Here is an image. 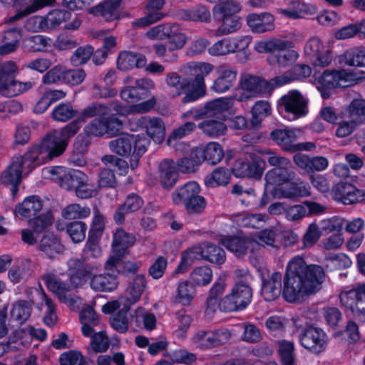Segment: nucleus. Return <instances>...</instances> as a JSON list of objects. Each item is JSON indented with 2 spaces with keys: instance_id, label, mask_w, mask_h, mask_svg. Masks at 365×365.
Wrapping results in <instances>:
<instances>
[{
  "instance_id": "nucleus-1",
  "label": "nucleus",
  "mask_w": 365,
  "mask_h": 365,
  "mask_svg": "<svg viewBox=\"0 0 365 365\" xmlns=\"http://www.w3.org/2000/svg\"><path fill=\"white\" fill-rule=\"evenodd\" d=\"M324 279V272L320 266L307 265L302 257L295 256L287 266L282 297L288 302H300L317 292Z\"/></svg>"
},
{
  "instance_id": "nucleus-2",
  "label": "nucleus",
  "mask_w": 365,
  "mask_h": 365,
  "mask_svg": "<svg viewBox=\"0 0 365 365\" xmlns=\"http://www.w3.org/2000/svg\"><path fill=\"white\" fill-rule=\"evenodd\" d=\"M183 68L194 78L182 80L179 74L170 72L166 76V84L176 90V96L185 94L182 99L184 103H192L205 97L207 93L205 78L213 71L214 65L207 62H189Z\"/></svg>"
},
{
  "instance_id": "nucleus-3",
  "label": "nucleus",
  "mask_w": 365,
  "mask_h": 365,
  "mask_svg": "<svg viewBox=\"0 0 365 365\" xmlns=\"http://www.w3.org/2000/svg\"><path fill=\"white\" fill-rule=\"evenodd\" d=\"M78 121H72L61 130H54L27 151L36 165L39 167L61 155L66 150L70 139L80 130Z\"/></svg>"
},
{
  "instance_id": "nucleus-4",
  "label": "nucleus",
  "mask_w": 365,
  "mask_h": 365,
  "mask_svg": "<svg viewBox=\"0 0 365 365\" xmlns=\"http://www.w3.org/2000/svg\"><path fill=\"white\" fill-rule=\"evenodd\" d=\"M110 108L102 103H93L85 108L79 114L78 119L81 126L87 119L98 116L88 123L83 128L87 137H101L105 135L113 136L122 128V122L115 117L106 118Z\"/></svg>"
},
{
  "instance_id": "nucleus-5",
  "label": "nucleus",
  "mask_w": 365,
  "mask_h": 365,
  "mask_svg": "<svg viewBox=\"0 0 365 365\" xmlns=\"http://www.w3.org/2000/svg\"><path fill=\"white\" fill-rule=\"evenodd\" d=\"M293 46L292 41L272 38L257 41L254 48L258 53H269L267 61L270 66L287 68L294 64L299 56Z\"/></svg>"
},
{
  "instance_id": "nucleus-6",
  "label": "nucleus",
  "mask_w": 365,
  "mask_h": 365,
  "mask_svg": "<svg viewBox=\"0 0 365 365\" xmlns=\"http://www.w3.org/2000/svg\"><path fill=\"white\" fill-rule=\"evenodd\" d=\"M365 79V73L351 69L326 70L319 76H314L313 83L324 99L331 96L330 90L345 88Z\"/></svg>"
},
{
  "instance_id": "nucleus-7",
  "label": "nucleus",
  "mask_w": 365,
  "mask_h": 365,
  "mask_svg": "<svg viewBox=\"0 0 365 365\" xmlns=\"http://www.w3.org/2000/svg\"><path fill=\"white\" fill-rule=\"evenodd\" d=\"M210 3L217 2L212 9V15L221 25L215 33V36L232 34L241 27L240 17L237 15L241 11L240 4L235 0H207Z\"/></svg>"
},
{
  "instance_id": "nucleus-8",
  "label": "nucleus",
  "mask_w": 365,
  "mask_h": 365,
  "mask_svg": "<svg viewBox=\"0 0 365 365\" xmlns=\"http://www.w3.org/2000/svg\"><path fill=\"white\" fill-rule=\"evenodd\" d=\"M150 140L143 134L123 133L109 142V148L113 153L128 156L132 153L130 168L135 169L140 158L146 152Z\"/></svg>"
},
{
  "instance_id": "nucleus-9",
  "label": "nucleus",
  "mask_w": 365,
  "mask_h": 365,
  "mask_svg": "<svg viewBox=\"0 0 365 365\" xmlns=\"http://www.w3.org/2000/svg\"><path fill=\"white\" fill-rule=\"evenodd\" d=\"M31 156L28 151L22 155L14 156L0 175L2 184L11 186V194L14 197L18 192L22 178L28 176L37 168Z\"/></svg>"
},
{
  "instance_id": "nucleus-10",
  "label": "nucleus",
  "mask_w": 365,
  "mask_h": 365,
  "mask_svg": "<svg viewBox=\"0 0 365 365\" xmlns=\"http://www.w3.org/2000/svg\"><path fill=\"white\" fill-rule=\"evenodd\" d=\"M196 259H205L212 263L220 264L225 260V253L222 249L210 243L194 246L182 254L181 262L176 268L175 274L184 273Z\"/></svg>"
},
{
  "instance_id": "nucleus-11",
  "label": "nucleus",
  "mask_w": 365,
  "mask_h": 365,
  "mask_svg": "<svg viewBox=\"0 0 365 365\" xmlns=\"http://www.w3.org/2000/svg\"><path fill=\"white\" fill-rule=\"evenodd\" d=\"M308 99L299 91L293 89L277 101L279 114L289 121L304 117L308 113Z\"/></svg>"
},
{
  "instance_id": "nucleus-12",
  "label": "nucleus",
  "mask_w": 365,
  "mask_h": 365,
  "mask_svg": "<svg viewBox=\"0 0 365 365\" xmlns=\"http://www.w3.org/2000/svg\"><path fill=\"white\" fill-rule=\"evenodd\" d=\"M19 72L17 64L12 61H8L0 66V93L6 97H13L20 95L33 86L31 81L22 82L16 80Z\"/></svg>"
},
{
  "instance_id": "nucleus-13",
  "label": "nucleus",
  "mask_w": 365,
  "mask_h": 365,
  "mask_svg": "<svg viewBox=\"0 0 365 365\" xmlns=\"http://www.w3.org/2000/svg\"><path fill=\"white\" fill-rule=\"evenodd\" d=\"M274 87L265 79L252 75H244L240 81V88L233 94L237 101L242 102L264 95H270Z\"/></svg>"
},
{
  "instance_id": "nucleus-14",
  "label": "nucleus",
  "mask_w": 365,
  "mask_h": 365,
  "mask_svg": "<svg viewBox=\"0 0 365 365\" xmlns=\"http://www.w3.org/2000/svg\"><path fill=\"white\" fill-rule=\"evenodd\" d=\"M45 178L57 182L59 185L68 190H74L87 180V175L78 170L67 169L62 166L46 168L43 170Z\"/></svg>"
},
{
  "instance_id": "nucleus-15",
  "label": "nucleus",
  "mask_w": 365,
  "mask_h": 365,
  "mask_svg": "<svg viewBox=\"0 0 365 365\" xmlns=\"http://www.w3.org/2000/svg\"><path fill=\"white\" fill-rule=\"evenodd\" d=\"M48 290L53 292L58 300L71 309H77L81 304V299L69 294L72 287L62 281L57 275L46 274L42 277Z\"/></svg>"
},
{
  "instance_id": "nucleus-16",
  "label": "nucleus",
  "mask_w": 365,
  "mask_h": 365,
  "mask_svg": "<svg viewBox=\"0 0 365 365\" xmlns=\"http://www.w3.org/2000/svg\"><path fill=\"white\" fill-rule=\"evenodd\" d=\"M252 297L250 287L243 282H239L232 287L231 293L222 299L220 307L225 312L243 309L250 303Z\"/></svg>"
},
{
  "instance_id": "nucleus-17",
  "label": "nucleus",
  "mask_w": 365,
  "mask_h": 365,
  "mask_svg": "<svg viewBox=\"0 0 365 365\" xmlns=\"http://www.w3.org/2000/svg\"><path fill=\"white\" fill-rule=\"evenodd\" d=\"M135 237L122 229H118L113 235L112 252L105 263L106 271H113L122 260L127 249L135 243Z\"/></svg>"
},
{
  "instance_id": "nucleus-18",
  "label": "nucleus",
  "mask_w": 365,
  "mask_h": 365,
  "mask_svg": "<svg viewBox=\"0 0 365 365\" xmlns=\"http://www.w3.org/2000/svg\"><path fill=\"white\" fill-rule=\"evenodd\" d=\"M304 55L315 68H324L329 66L333 56L331 50L326 47L318 37L310 38L305 43Z\"/></svg>"
},
{
  "instance_id": "nucleus-19",
  "label": "nucleus",
  "mask_w": 365,
  "mask_h": 365,
  "mask_svg": "<svg viewBox=\"0 0 365 365\" xmlns=\"http://www.w3.org/2000/svg\"><path fill=\"white\" fill-rule=\"evenodd\" d=\"M299 339L300 344L304 349L317 354L324 352L329 341L323 329L313 326L306 327Z\"/></svg>"
},
{
  "instance_id": "nucleus-20",
  "label": "nucleus",
  "mask_w": 365,
  "mask_h": 365,
  "mask_svg": "<svg viewBox=\"0 0 365 365\" xmlns=\"http://www.w3.org/2000/svg\"><path fill=\"white\" fill-rule=\"evenodd\" d=\"M250 160L240 158L232 166V171L237 178H250L260 179L265 168V161L257 155L256 153L250 154Z\"/></svg>"
},
{
  "instance_id": "nucleus-21",
  "label": "nucleus",
  "mask_w": 365,
  "mask_h": 365,
  "mask_svg": "<svg viewBox=\"0 0 365 365\" xmlns=\"http://www.w3.org/2000/svg\"><path fill=\"white\" fill-rule=\"evenodd\" d=\"M131 129L143 128L147 135L155 143L160 144L165 138V125L162 118L149 115L141 116L130 122Z\"/></svg>"
},
{
  "instance_id": "nucleus-22",
  "label": "nucleus",
  "mask_w": 365,
  "mask_h": 365,
  "mask_svg": "<svg viewBox=\"0 0 365 365\" xmlns=\"http://www.w3.org/2000/svg\"><path fill=\"white\" fill-rule=\"evenodd\" d=\"M252 41L250 36L224 38L216 41L208 48V53L212 56H225L237 51H244Z\"/></svg>"
},
{
  "instance_id": "nucleus-23",
  "label": "nucleus",
  "mask_w": 365,
  "mask_h": 365,
  "mask_svg": "<svg viewBox=\"0 0 365 365\" xmlns=\"http://www.w3.org/2000/svg\"><path fill=\"white\" fill-rule=\"evenodd\" d=\"M1 2L15 9L16 14L8 20L9 22H14L46 6L54 5L56 0H29L26 4H25V0H1Z\"/></svg>"
},
{
  "instance_id": "nucleus-24",
  "label": "nucleus",
  "mask_w": 365,
  "mask_h": 365,
  "mask_svg": "<svg viewBox=\"0 0 365 365\" xmlns=\"http://www.w3.org/2000/svg\"><path fill=\"white\" fill-rule=\"evenodd\" d=\"M67 264L70 284L72 288L81 287L86 284L88 277H91L95 270H98L100 267V264L96 263L83 264L78 259H69Z\"/></svg>"
},
{
  "instance_id": "nucleus-25",
  "label": "nucleus",
  "mask_w": 365,
  "mask_h": 365,
  "mask_svg": "<svg viewBox=\"0 0 365 365\" xmlns=\"http://www.w3.org/2000/svg\"><path fill=\"white\" fill-rule=\"evenodd\" d=\"M333 198L344 205L365 203V190L356 188L348 182L336 184L332 190Z\"/></svg>"
},
{
  "instance_id": "nucleus-26",
  "label": "nucleus",
  "mask_w": 365,
  "mask_h": 365,
  "mask_svg": "<svg viewBox=\"0 0 365 365\" xmlns=\"http://www.w3.org/2000/svg\"><path fill=\"white\" fill-rule=\"evenodd\" d=\"M364 288V284H359L354 289L342 292L339 298L341 304L352 313L361 322H365V310L364 308L358 307L357 304L364 299V292L361 289Z\"/></svg>"
},
{
  "instance_id": "nucleus-27",
  "label": "nucleus",
  "mask_w": 365,
  "mask_h": 365,
  "mask_svg": "<svg viewBox=\"0 0 365 365\" xmlns=\"http://www.w3.org/2000/svg\"><path fill=\"white\" fill-rule=\"evenodd\" d=\"M53 217L51 212L46 213L37 216L29 220V226L33 229H25L21 231L22 240L29 245H34L37 240L38 234L42 232L48 225H51Z\"/></svg>"
},
{
  "instance_id": "nucleus-28",
  "label": "nucleus",
  "mask_w": 365,
  "mask_h": 365,
  "mask_svg": "<svg viewBox=\"0 0 365 365\" xmlns=\"http://www.w3.org/2000/svg\"><path fill=\"white\" fill-rule=\"evenodd\" d=\"M282 274L274 272L266 278H262L261 295L264 300L272 302L282 294Z\"/></svg>"
},
{
  "instance_id": "nucleus-29",
  "label": "nucleus",
  "mask_w": 365,
  "mask_h": 365,
  "mask_svg": "<svg viewBox=\"0 0 365 365\" xmlns=\"http://www.w3.org/2000/svg\"><path fill=\"white\" fill-rule=\"evenodd\" d=\"M165 4V0H148L145 5L146 15L135 21L133 24L137 28L148 26L160 20L165 15L161 11Z\"/></svg>"
},
{
  "instance_id": "nucleus-30",
  "label": "nucleus",
  "mask_w": 365,
  "mask_h": 365,
  "mask_svg": "<svg viewBox=\"0 0 365 365\" xmlns=\"http://www.w3.org/2000/svg\"><path fill=\"white\" fill-rule=\"evenodd\" d=\"M217 78L213 81L210 89L217 93H224L228 91L235 84L237 78V71L225 66L217 69Z\"/></svg>"
},
{
  "instance_id": "nucleus-31",
  "label": "nucleus",
  "mask_w": 365,
  "mask_h": 365,
  "mask_svg": "<svg viewBox=\"0 0 365 365\" xmlns=\"http://www.w3.org/2000/svg\"><path fill=\"white\" fill-rule=\"evenodd\" d=\"M301 133L302 131L299 128L275 129L271 132L270 137L284 150L292 152L294 142Z\"/></svg>"
},
{
  "instance_id": "nucleus-32",
  "label": "nucleus",
  "mask_w": 365,
  "mask_h": 365,
  "mask_svg": "<svg viewBox=\"0 0 365 365\" xmlns=\"http://www.w3.org/2000/svg\"><path fill=\"white\" fill-rule=\"evenodd\" d=\"M115 269L116 267L107 273L93 275L90 281L91 289L102 292H111L115 290L118 285L117 275L114 274Z\"/></svg>"
},
{
  "instance_id": "nucleus-33",
  "label": "nucleus",
  "mask_w": 365,
  "mask_h": 365,
  "mask_svg": "<svg viewBox=\"0 0 365 365\" xmlns=\"http://www.w3.org/2000/svg\"><path fill=\"white\" fill-rule=\"evenodd\" d=\"M219 240L223 246L237 256L243 255L248 252H252L256 249V243L251 242L250 238L229 237H221Z\"/></svg>"
},
{
  "instance_id": "nucleus-34",
  "label": "nucleus",
  "mask_w": 365,
  "mask_h": 365,
  "mask_svg": "<svg viewBox=\"0 0 365 365\" xmlns=\"http://www.w3.org/2000/svg\"><path fill=\"white\" fill-rule=\"evenodd\" d=\"M246 20L253 33L262 34L274 29V17L269 13L250 14Z\"/></svg>"
},
{
  "instance_id": "nucleus-35",
  "label": "nucleus",
  "mask_w": 365,
  "mask_h": 365,
  "mask_svg": "<svg viewBox=\"0 0 365 365\" xmlns=\"http://www.w3.org/2000/svg\"><path fill=\"white\" fill-rule=\"evenodd\" d=\"M43 202L36 195L26 197L24 201L16 205L14 210V215L19 218L36 217L37 213L42 209Z\"/></svg>"
},
{
  "instance_id": "nucleus-36",
  "label": "nucleus",
  "mask_w": 365,
  "mask_h": 365,
  "mask_svg": "<svg viewBox=\"0 0 365 365\" xmlns=\"http://www.w3.org/2000/svg\"><path fill=\"white\" fill-rule=\"evenodd\" d=\"M316 12L317 8L314 5L300 1H292L287 8L278 9L279 14L292 19L305 18L314 14Z\"/></svg>"
},
{
  "instance_id": "nucleus-37",
  "label": "nucleus",
  "mask_w": 365,
  "mask_h": 365,
  "mask_svg": "<svg viewBox=\"0 0 365 365\" xmlns=\"http://www.w3.org/2000/svg\"><path fill=\"white\" fill-rule=\"evenodd\" d=\"M201 163L207 161L212 165H216L221 161L224 156L223 149L217 142H210L205 145L195 149Z\"/></svg>"
},
{
  "instance_id": "nucleus-38",
  "label": "nucleus",
  "mask_w": 365,
  "mask_h": 365,
  "mask_svg": "<svg viewBox=\"0 0 365 365\" xmlns=\"http://www.w3.org/2000/svg\"><path fill=\"white\" fill-rule=\"evenodd\" d=\"M275 193L279 197L289 200H298L311 195L310 186L301 180L291 182L288 187H282L279 189V192Z\"/></svg>"
},
{
  "instance_id": "nucleus-39",
  "label": "nucleus",
  "mask_w": 365,
  "mask_h": 365,
  "mask_svg": "<svg viewBox=\"0 0 365 365\" xmlns=\"http://www.w3.org/2000/svg\"><path fill=\"white\" fill-rule=\"evenodd\" d=\"M294 178V173L286 168H274L269 170L264 177L265 185L274 189L281 187Z\"/></svg>"
},
{
  "instance_id": "nucleus-40",
  "label": "nucleus",
  "mask_w": 365,
  "mask_h": 365,
  "mask_svg": "<svg viewBox=\"0 0 365 365\" xmlns=\"http://www.w3.org/2000/svg\"><path fill=\"white\" fill-rule=\"evenodd\" d=\"M147 59L141 53L130 51H121L117 60V66L119 70L129 71L133 68H141L145 66Z\"/></svg>"
},
{
  "instance_id": "nucleus-41",
  "label": "nucleus",
  "mask_w": 365,
  "mask_h": 365,
  "mask_svg": "<svg viewBox=\"0 0 365 365\" xmlns=\"http://www.w3.org/2000/svg\"><path fill=\"white\" fill-rule=\"evenodd\" d=\"M121 0H107L96 6L90 8L89 14L101 16L106 21H112L119 17L118 8Z\"/></svg>"
},
{
  "instance_id": "nucleus-42",
  "label": "nucleus",
  "mask_w": 365,
  "mask_h": 365,
  "mask_svg": "<svg viewBox=\"0 0 365 365\" xmlns=\"http://www.w3.org/2000/svg\"><path fill=\"white\" fill-rule=\"evenodd\" d=\"M39 249L45 256L50 259L56 258L63 254L65 251L64 245L53 234H46L43 237L39 245Z\"/></svg>"
},
{
  "instance_id": "nucleus-43",
  "label": "nucleus",
  "mask_w": 365,
  "mask_h": 365,
  "mask_svg": "<svg viewBox=\"0 0 365 365\" xmlns=\"http://www.w3.org/2000/svg\"><path fill=\"white\" fill-rule=\"evenodd\" d=\"M343 117L348 118L356 124L365 123V99L355 98L341 111Z\"/></svg>"
},
{
  "instance_id": "nucleus-44",
  "label": "nucleus",
  "mask_w": 365,
  "mask_h": 365,
  "mask_svg": "<svg viewBox=\"0 0 365 365\" xmlns=\"http://www.w3.org/2000/svg\"><path fill=\"white\" fill-rule=\"evenodd\" d=\"M235 101H237V99L234 95H232L229 97H221L207 102L204 105L206 115H220L223 113L232 108Z\"/></svg>"
},
{
  "instance_id": "nucleus-45",
  "label": "nucleus",
  "mask_w": 365,
  "mask_h": 365,
  "mask_svg": "<svg viewBox=\"0 0 365 365\" xmlns=\"http://www.w3.org/2000/svg\"><path fill=\"white\" fill-rule=\"evenodd\" d=\"M143 205V200L137 195H128L125 202L115 211L113 218L116 223L121 224L124 222L125 215L137 211Z\"/></svg>"
},
{
  "instance_id": "nucleus-46",
  "label": "nucleus",
  "mask_w": 365,
  "mask_h": 365,
  "mask_svg": "<svg viewBox=\"0 0 365 365\" xmlns=\"http://www.w3.org/2000/svg\"><path fill=\"white\" fill-rule=\"evenodd\" d=\"M200 192V185L195 181H190L177 188L172 193V200L175 205L185 204L195 195Z\"/></svg>"
},
{
  "instance_id": "nucleus-47",
  "label": "nucleus",
  "mask_w": 365,
  "mask_h": 365,
  "mask_svg": "<svg viewBox=\"0 0 365 365\" xmlns=\"http://www.w3.org/2000/svg\"><path fill=\"white\" fill-rule=\"evenodd\" d=\"M160 182L163 187L170 188L174 186L178 178V173L174 161L164 160L159 165Z\"/></svg>"
},
{
  "instance_id": "nucleus-48",
  "label": "nucleus",
  "mask_w": 365,
  "mask_h": 365,
  "mask_svg": "<svg viewBox=\"0 0 365 365\" xmlns=\"http://www.w3.org/2000/svg\"><path fill=\"white\" fill-rule=\"evenodd\" d=\"M22 38L20 29H11L4 32L2 44L0 45V55H6L15 51Z\"/></svg>"
},
{
  "instance_id": "nucleus-49",
  "label": "nucleus",
  "mask_w": 365,
  "mask_h": 365,
  "mask_svg": "<svg viewBox=\"0 0 365 365\" xmlns=\"http://www.w3.org/2000/svg\"><path fill=\"white\" fill-rule=\"evenodd\" d=\"M196 294L195 285L189 281L180 282L177 286L174 296L175 302L183 306H188L191 304Z\"/></svg>"
},
{
  "instance_id": "nucleus-50",
  "label": "nucleus",
  "mask_w": 365,
  "mask_h": 365,
  "mask_svg": "<svg viewBox=\"0 0 365 365\" xmlns=\"http://www.w3.org/2000/svg\"><path fill=\"white\" fill-rule=\"evenodd\" d=\"M116 78L115 71L110 70L103 78L105 87L102 88L98 85L94 86L92 89L93 96L96 98H110L116 96L118 91L112 87Z\"/></svg>"
},
{
  "instance_id": "nucleus-51",
  "label": "nucleus",
  "mask_w": 365,
  "mask_h": 365,
  "mask_svg": "<svg viewBox=\"0 0 365 365\" xmlns=\"http://www.w3.org/2000/svg\"><path fill=\"white\" fill-rule=\"evenodd\" d=\"M80 322L81 331L84 336H91L94 331V327L99 323L97 315L90 306H87L81 312Z\"/></svg>"
},
{
  "instance_id": "nucleus-52",
  "label": "nucleus",
  "mask_w": 365,
  "mask_h": 365,
  "mask_svg": "<svg viewBox=\"0 0 365 365\" xmlns=\"http://www.w3.org/2000/svg\"><path fill=\"white\" fill-rule=\"evenodd\" d=\"M40 296L42 302L39 304L38 309L44 313L43 322L46 326L53 327L58 320L56 304L44 292H41Z\"/></svg>"
},
{
  "instance_id": "nucleus-53",
  "label": "nucleus",
  "mask_w": 365,
  "mask_h": 365,
  "mask_svg": "<svg viewBox=\"0 0 365 365\" xmlns=\"http://www.w3.org/2000/svg\"><path fill=\"white\" fill-rule=\"evenodd\" d=\"M155 105V98L130 106L118 105L115 110L119 115H128L130 114L143 113L150 111Z\"/></svg>"
},
{
  "instance_id": "nucleus-54",
  "label": "nucleus",
  "mask_w": 365,
  "mask_h": 365,
  "mask_svg": "<svg viewBox=\"0 0 365 365\" xmlns=\"http://www.w3.org/2000/svg\"><path fill=\"white\" fill-rule=\"evenodd\" d=\"M231 178L230 172L225 168H217L205 179L206 186L215 187L229 183Z\"/></svg>"
},
{
  "instance_id": "nucleus-55",
  "label": "nucleus",
  "mask_w": 365,
  "mask_h": 365,
  "mask_svg": "<svg viewBox=\"0 0 365 365\" xmlns=\"http://www.w3.org/2000/svg\"><path fill=\"white\" fill-rule=\"evenodd\" d=\"M48 31L56 29L60 25L66 22L71 17L70 11L56 9L50 11L46 15H45Z\"/></svg>"
},
{
  "instance_id": "nucleus-56",
  "label": "nucleus",
  "mask_w": 365,
  "mask_h": 365,
  "mask_svg": "<svg viewBox=\"0 0 365 365\" xmlns=\"http://www.w3.org/2000/svg\"><path fill=\"white\" fill-rule=\"evenodd\" d=\"M212 271L208 266L195 267L190 274V279L195 286L208 285L212 279Z\"/></svg>"
},
{
  "instance_id": "nucleus-57",
  "label": "nucleus",
  "mask_w": 365,
  "mask_h": 365,
  "mask_svg": "<svg viewBox=\"0 0 365 365\" xmlns=\"http://www.w3.org/2000/svg\"><path fill=\"white\" fill-rule=\"evenodd\" d=\"M198 127L205 135L213 138L224 135L227 130L222 121L215 120H204L199 123Z\"/></svg>"
},
{
  "instance_id": "nucleus-58",
  "label": "nucleus",
  "mask_w": 365,
  "mask_h": 365,
  "mask_svg": "<svg viewBox=\"0 0 365 365\" xmlns=\"http://www.w3.org/2000/svg\"><path fill=\"white\" fill-rule=\"evenodd\" d=\"M31 312V304L26 301H18L13 304L11 310V318L19 324L26 322Z\"/></svg>"
},
{
  "instance_id": "nucleus-59",
  "label": "nucleus",
  "mask_w": 365,
  "mask_h": 365,
  "mask_svg": "<svg viewBox=\"0 0 365 365\" xmlns=\"http://www.w3.org/2000/svg\"><path fill=\"white\" fill-rule=\"evenodd\" d=\"M252 123L259 125L261 121L272 113L271 104L267 101H258L252 108Z\"/></svg>"
},
{
  "instance_id": "nucleus-60",
  "label": "nucleus",
  "mask_w": 365,
  "mask_h": 365,
  "mask_svg": "<svg viewBox=\"0 0 365 365\" xmlns=\"http://www.w3.org/2000/svg\"><path fill=\"white\" fill-rule=\"evenodd\" d=\"M87 225L82 221H73L66 226V233L73 243H81L86 238Z\"/></svg>"
},
{
  "instance_id": "nucleus-61",
  "label": "nucleus",
  "mask_w": 365,
  "mask_h": 365,
  "mask_svg": "<svg viewBox=\"0 0 365 365\" xmlns=\"http://www.w3.org/2000/svg\"><path fill=\"white\" fill-rule=\"evenodd\" d=\"M30 262L28 259L21 261L14 265L8 272V277L14 283H19L25 279L29 274Z\"/></svg>"
},
{
  "instance_id": "nucleus-62",
  "label": "nucleus",
  "mask_w": 365,
  "mask_h": 365,
  "mask_svg": "<svg viewBox=\"0 0 365 365\" xmlns=\"http://www.w3.org/2000/svg\"><path fill=\"white\" fill-rule=\"evenodd\" d=\"M344 61L350 66H365V48L355 47L346 51Z\"/></svg>"
},
{
  "instance_id": "nucleus-63",
  "label": "nucleus",
  "mask_w": 365,
  "mask_h": 365,
  "mask_svg": "<svg viewBox=\"0 0 365 365\" xmlns=\"http://www.w3.org/2000/svg\"><path fill=\"white\" fill-rule=\"evenodd\" d=\"M91 214V209L86 206L73 203L66 206L62 211V216L67 220L83 219Z\"/></svg>"
},
{
  "instance_id": "nucleus-64",
  "label": "nucleus",
  "mask_w": 365,
  "mask_h": 365,
  "mask_svg": "<svg viewBox=\"0 0 365 365\" xmlns=\"http://www.w3.org/2000/svg\"><path fill=\"white\" fill-rule=\"evenodd\" d=\"M66 66L58 64L47 71L42 77V83L46 85L64 83Z\"/></svg>"
}]
</instances>
